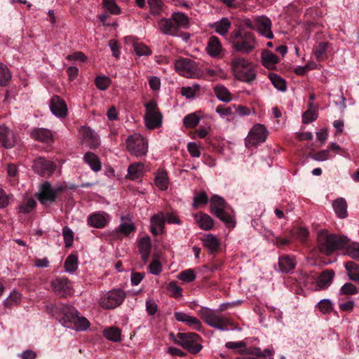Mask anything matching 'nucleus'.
<instances>
[{"label":"nucleus","mask_w":359,"mask_h":359,"mask_svg":"<svg viewBox=\"0 0 359 359\" xmlns=\"http://www.w3.org/2000/svg\"><path fill=\"white\" fill-rule=\"evenodd\" d=\"M170 338L192 354L199 353L203 348V346L199 343L201 337L195 332H179L176 336L170 333Z\"/></svg>","instance_id":"obj_6"},{"label":"nucleus","mask_w":359,"mask_h":359,"mask_svg":"<svg viewBox=\"0 0 359 359\" xmlns=\"http://www.w3.org/2000/svg\"><path fill=\"white\" fill-rule=\"evenodd\" d=\"M21 300V294L14 290L10 294L9 297L4 301V305L5 307L9 308L20 304Z\"/></svg>","instance_id":"obj_45"},{"label":"nucleus","mask_w":359,"mask_h":359,"mask_svg":"<svg viewBox=\"0 0 359 359\" xmlns=\"http://www.w3.org/2000/svg\"><path fill=\"white\" fill-rule=\"evenodd\" d=\"M198 313L203 320L209 326L221 331L233 330L235 326L227 316L208 307H202Z\"/></svg>","instance_id":"obj_4"},{"label":"nucleus","mask_w":359,"mask_h":359,"mask_svg":"<svg viewBox=\"0 0 359 359\" xmlns=\"http://www.w3.org/2000/svg\"><path fill=\"white\" fill-rule=\"evenodd\" d=\"M202 241L204 246L211 254L216 252L219 249L221 245L217 237L211 233L205 235L202 238Z\"/></svg>","instance_id":"obj_32"},{"label":"nucleus","mask_w":359,"mask_h":359,"mask_svg":"<svg viewBox=\"0 0 359 359\" xmlns=\"http://www.w3.org/2000/svg\"><path fill=\"white\" fill-rule=\"evenodd\" d=\"M124 219L125 217H122L121 222L118 227L117 232L121 233L125 236H129L132 232L135 231L136 227L131 219H128L127 222H123Z\"/></svg>","instance_id":"obj_42"},{"label":"nucleus","mask_w":359,"mask_h":359,"mask_svg":"<svg viewBox=\"0 0 359 359\" xmlns=\"http://www.w3.org/2000/svg\"><path fill=\"white\" fill-rule=\"evenodd\" d=\"M318 243L320 251L326 255H331L337 250L345 248L348 244V238L342 235L329 233L321 231L318 234Z\"/></svg>","instance_id":"obj_3"},{"label":"nucleus","mask_w":359,"mask_h":359,"mask_svg":"<svg viewBox=\"0 0 359 359\" xmlns=\"http://www.w3.org/2000/svg\"><path fill=\"white\" fill-rule=\"evenodd\" d=\"M201 118L196 113L187 115L183 119L184 126L187 128L196 127L200 122Z\"/></svg>","instance_id":"obj_48"},{"label":"nucleus","mask_w":359,"mask_h":359,"mask_svg":"<svg viewBox=\"0 0 359 359\" xmlns=\"http://www.w3.org/2000/svg\"><path fill=\"white\" fill-rule=\"evenodd\" d=\"M205 50L207 53L212 57H219L222 51V46L218 37L215 36H210Z\"/></svg>","instance_id":"obj_28"},{"label":"nucleus","mask_w":359,"mask_h":359,"mask_svg":"<svg viewBox=\"0 0 359 359\" xmlns=\"http://www.w3.org/2000/svg\"><path fill=\"white\" fill-rule=\"evenodd\" d=\"M158 28L165 34L177 36L178 27L176 26L172 17L163 18L158 22Z\"/></svg>","instance_id":"obj_27"},{"label":"nucleus","mask_w":359,"mask_h":359,"mask_svg":"<svg viewBox=\"0 0 359 359\" xmlns=\"http://www.w3.org/2000/svg\"><path fill=\"white\" fill-rule=\"evenodd\" d=\"M196 278V273L193 269L184 270L178 273L177 278L182 281L190 283L194 281Z\"/></svg>","instance_id":"obj_49"},{"label":"nucleus","mask_w":359,"mask_h":359,"mask_svg":"<svg viewBox=\"0 0 359 359\" xmlns=\"http://www.w3.org/2000/svg\"><path fill=\"white\" fill-rule=\"evenodd\" d=\"M11 78V74L7 66L0 62V86H6Z\"/></svg>","instance_id":"obj_50"},{"label":"nucleus","mask_w":359,"mask_h":359,"mask_svg":"<svg viewBox=\"0 0 359 359\" xmlns=\"http://www.w3.org/2000/svg\"><path fill=\"white\" fill-rule=\"evenodd\" d=\"M78 257L74 254L69 255L65 259L64 267L65 271L69 273H74L78 269Z\"/></svg>","instance_id":"obj_39"},{"label":"nucleus","mask_w":359,"mask_h":359,"mask_svg":"<svg viewBox=\"0 0 359 359\" xmlns=\"http://www.w3.org/2000/svg\"><path fill=\"white\" fill-rule=\"evenodd\" d=\"M165 225V212L163 211L158 212L150 218L149 229L151 233L155 236L164 233Z\"/></svg>","instance_id":"obj_17"},{"label":"nucleus","mask_w":359,"mask_h":359,"mask_svg":"<svg viewBox=\"0 0 359 359\" xmlns=\"http://www.w3.org/2000/svg\"><path fill=\"white\" fill-rule=\"evenodd\" d=\"M144 106L146 109L144 118L147 128L151 130L161 127L163 116L158 108L156 101L151 100Z\"/></svg>","instance_id":"obj_9"},{"label":"nucleus","mask_w":359,"mask_h":359,"mask_svg":"<svg viewBox=\"0 0 359 359\" xmlns=\"http://www.w3.org/2000/svg\"><path fill=\"white\" fill-rule=\"evenodd\" d=\"M16 142V137L13 131L5 126H0V145L11 149Z\"/></svg>","instance_id":"obj_22"},{"label":"nucleus","mask_w":359,"mask_h":359,"mask_svg":"<svg viewBox=\"0 0 359 359\" xmlns=\"http://www.w3.org/2000/svg\"><path fill=\"white\" fill-rule=\"evenodd\" d=\"M210 202V212L224 222L228 227H233L235 222L232 216L227 212L228 205L225 200L215 194L211 197Z\"/></svg>","instance_id":"obj_7"},{"label":"nucleus","mask_w":359,"mask_h":359,"mask_svg":"<svg viewBox=\"0 0 359 359\" xmlns=\"http://www.w3.org/2000/svg\"><path fill=\"white\" fill-rule=\"evenodd\" d=\"M50 109L53 115L64 118L67 116V106L65 101L58 95H53L50 100Z\"/></svg>","instance_id":"obj_16"},{"label":"nucleus","mask_w":359,"mask_h":359,"mask_svg":"<svg viewBox=\"0 0 359 359\" xmlns=\"http://www.w3.org/2000/svg\"><path fill=\"white\" fill-rule=\"evenodd\" d=\"M318 306L320 311L323 314H329L333 310V304L329 299H321Z\"/></svg>","instance_id":"obj_54"},{"label":"nucleus","mask_w":359,"mask_h":359,"mask_svg":"<svg viewBox=\"0 0 359 359\" xmlns=\"http://www.w3.org/2000/svg\"><path fill=\"white\" fill-rule=\"evenodd\" d=\"M138 250L144 264H147L151 251V242L149 236L140 238L138 243Z\"/></svg>","instance_id":"obj_26"},{"label":"nucleus","mask_w":359,"mask_h":359,"mask_svg":"<svg viewBox=\"0 0 359 359\" xmlns=\"http://www.w3.org/2000/svg\"><path fill=\"white\" fill-rule=\"evenodd\" d=\"M271 25V20L266 16H259L256 19V26L259 33L269 39L273 37Z\"/></svg>","instance_id":"obj_23"},{"label":"nucleus","mask_w":359,"mask_h":359,"mask_svg":"<svg viewBox=\"0 0 359 359\" xmlns=\"http://www.w3.org/2000/svg\"><path fill=\"white\" fill-rule=\"evenodd\" d=\"M147 1L150 6L151 14L156 15L161 12L163 5L162 0H147Z\"/></svg>","instance_id":"obj_57"},{"label":"nucleus","mask_w":359,"mask_h":359,"mask_svg":"<svg viewBox=\"0 0 359 359\" xmlns=\"http://www.w3.org/2000/svg\"><path fill=\"white\" fill-rule=\"evenodd\" d=\"M33 168L38 174L46 175L52 174L56 166L53 161L46 158H37L34 161Z\"/></svg>","instance_id":"obj_21"},{"label":"nucleus","mask_w":359,"mask_h":359,"mask_svg":"<svg viewBox=\"0 0 359 359\" xmlns=\"http://www.w3.org/2000/svg\"><path fill=\"white\" fill-rule=\"evenodd\" d=\"M126 146L132 155L142 156L147 152V141L140 133L130 135L126 140Z\"/></svg>","instance_id":"obj_11"},{"label":"nucleus","mask_w":359,"mask_h":359,"mask_svg":"<svg viewBox=\"0 0 359 359\" xmlns=\"http://www.w3.org/2000/svg\"><path fill=\"white\" fill-rule=\"evenodd\" d=\"M176 71L187 78H194L199 74L196 63L189 58H180L175 63Z\"/></svg>","instance_id":"obj_12"},{"label":"nucleus","mask_w":359,"mask_h":359,"mask_svg":"<svg viewBox=\"0 0 359 359\" xmlns=\"http://www.w3.org/2000/svg\"><path fill=\"white\" fill-rule=\"evenodd\" d=\"M104 337L111 341L118 342L121 340V330L116 327H109L103 330Z\"/></svg>","instance_id":"obj_37"},{"label":"nucleus","mask_w":359,"mask_h":359,"mask_svg":"<svg viewBox=\"0 0 359 359\" xmlns=\"http://www.w3.org/2000/svg\"><path fill=\"white\" fill-rule=\"evenodd\" d=\"M234 109L236 108L233 104L231 106L219 104L217 107L215 111L222 118H226L227 121H230V119L235 114Z\"/></svg>","instance_id":"obj_40"},{"label":"nucleus","mask_w":359,"mask_h":359,"mask_svg":"<svg viewBox=\"0 0 359 359\" xmlns=\"http://www.w3.org/2000/svg\"><path fill=\"white\" fill-rule=\"evenodd\" d=\"M328 42L322 41L316 47L314 51L315 56L318 61H321L323 59V55L327 51Z\"/></svg>","instance_id":"obj_56"},{"label":"nucleus","mask_w":359,"mask_h":359,"mask_svg":"<svg viewBox=\"0 0 359 359\" xmlns=\"http://www.w3.org/2000/svg\"><path fill=\"white\" fill-rule=\"evenodd\" d=\"M346 254L351 258L359 261V243H351L348 239V244L344 248Z\"/></svg>","instance_id":"obj_43"},{"label":"nucleus","mask_w":359,"mask_h":359,"mask_svg":"<svg viewBox=\"0 0 359 359\" xmlns=\"http://www.w3.org/2000/svg\"><path fill=\"white\" fill-rule=\"evenodd\" d=\"M194 219L199 228L204 231H209L213 228L214 221L212 217L206 213L198 212L194 215Z\"/></svg>","instance_id":"obj_29"},{"label":"nucleus","mask_w":359,"mask_h":359,"mask_svg":"<svg viewBox=\"0 0 359 359\" xmlns=\"http://www.w3.org/2000/svg\"><path fill=\"white\" fill-rule=\"evenodd\" d=\"M344 268L351 280L353 281H359V264H357L353 261H348L345 262Z\"/></svg>","instance_id":"obj_36"},{"label":"nucleus","mask_w":359,"mask_h":359,"mask_svg":"<svg viewBox=\"0 0 359 359\" xmlns=\"http://www.w3.org/2000/svg\"><path fill=\"white\" fill-rule=\"evenodd\" d=\"M231 67L234 76L239 81L251 83L256 78L254 65L248 59L233 57L231 62Z\"/></svg>","instance_id":"obj_5"},{"label":"nucleus","mask_w":359,"mask_h":359,"mask_svg":"<svg viewBox=\"0 0 359 359\" xmlns=\"http://www.w3.org/2000/svg\"><path fill=\"white\" fill-rule=\"evenodd\" d=\"M81 142L90 149L97 148L100 144L98 134L88 126H81L79 129Z\"/></svg>","instance_id":"obj_15"},{"label":"nucleus","mask_w":359,"mask_h":359,"mask_svg":"<svg viewBox=\"0 0 359 359\" xmlns=\"http://www.w3.org/2000/svg\"><path fill=\"white\" fill-rule=\"evenodd\" d=\"M109 222V216L104 212H97L90 214L87 217V223L90 226L96 229H102Z\"/></svg>","instance_id":"obj_18"},{"label":"nucleus","mask_w":359,"mask_h":359,"mask_svg":"<svg viewBox=\"0 0 359 359\" xmlns=\"http://www.w3.org/2000/svg\"><path fill=\"white\" fill-rule=\"evenodd\" d=\"M232 48L243 54H249L256 48L257 41L255 35L243 27L240 26L233 30L230 34Z\"/></svg>","instance_id":"obj_2"},{"label":"nucleus","mask_w":359,"mask_h":359,"mask_svg":"<svg viewBox=\"0 0 359 359\" xmlns=\"http://www.w3.org/2000/svg\"><path fill=\"white\" fill-rule=\"evenodd\" d=\"M46 311L67 328L81 332L88 330L90 326L89 320L81 316L78 310L72 305L50 304L46 306Z\"/></svg>","instance_id":"obj_1"},{"label":"nucleus","mask_w":359,"mask_h":359,"mask_svg":"<svg viewBox=\"0 0 359 359\" xmlns=\"http://www.w3.org/2000/svg\"><path fill=\"white\" fill-rule=\"evenodd\" d=\"M213 90L216 97L221 102H229L232 100V95L229 90L222 85H216Z\"/></svg>","instance_id":"obj_35"},{"label":"nucleus","mask_w":359,"mask_h":359,"mask_svg":"<svg viewBox=\"0 0 359 359\" xmlns=\"http://www.w3.org/2000/svg\"><path fill=\"white\" fill-rule=\"evenodd\" d=\"M198 90V86H184L181 88V94L188 99L194 98Z\"/></svg>","instance_id":"obj_60"},{"label":"nucleus","mask_w":359,"mask_h":359,"mask_svg":"<svg viewBox=\"0 0 359 359\" xmlns=\"http://www.w3.org/2000/svg\"><path fill=\"white\" fill-rule=\"evenodd\" d=\"M178 29L187 28L189 25V18L182 13H174L171 15Z\"/></svg>","instance_id":"obj_44"},{"label":"nucleus","mask_w":359,"mask_h":359,"mask_svg":"<svg viewBox=\"0 0 359 359\" xmlns=\"http://www.w3.org/2000/svg\"><path fill=\"white\" fill-rule=\"evenodd\" d=\"M144 166L141 163L131 164L128 168L127 177L131 180H135L143 176Z\"/></svg>","instance_id":"obj_34"},{"label":"nucleus","mask_w":359,"mask_h":359,"mask_svg":"<svg viewBox=\"0 0 359 359\" xmlns=\"http://www.w3.org/2000/svg\"><path fill=\"white\" fill-rule=\"evenodd\" d=\"M174 316L177 321L184 323L192 330L196 331L202 330L201 322L194 316H189L183 312H175Z\"/></svg>","instance_id":"obj_20"},{"label":"nucleus","mask_w":359,"mask_h":359,"mask_svg":"<svg viewBox=\"0 0 359 359\" xmlns=\"http://www.w3.org/2000/svg\"><path fill=\"white\" fill-rule=\"evenodd\" d=\"M149 269L151 274L159 275L162 271V266L158 260L154 259L150 263Z\"/></svg>","instance_id":"obj_64"},{"label":"nucleus","mask_w":359,"mask_h":359,"mask_svg":"<svg viewBox=\"0 0 359 359\" xmlns=\"http://www.w3.org/2000/svg\"><path fill=\"white\" fill-rule=\"evenodd\" d=\"M36 205V201L31 198L19 206V211L25 214L29 213L35 208Z\"/></svg>","instance_id":"obj_55"},{"label":"nucleus","mask_w":359,"mask_h":359,"mask_svg":"<svg viewBox=\"0 0 359 359\" xmlns=\"http://www.w3.org/2000/svg\"><path fill=\"white\" fill-rule=\"evenodd\" d=\"M53 292L60 297H66L72 292V285L67 278H56L50 282Z\"/></svg>","instance_id":"obj_14"},{"label":"nucleus","mask_w":359,"mask_h":359,"mask_svg":"<svg viewBox=\"0 0 359 359\" xmlns=\"http://www.w3.org/2000/svg\"><path fill=\"white\" fill-rule=\"evenodd\" d=\"M146 310L149 316H154L157 312L158 305L154 299L149 298L146 300Z\"/></svg>","instance_id":"obj_62"},{"label":"nucleus","mask_w":359,"mask_h":359,"mask_svg":"<svg viewBox=\"0 0 359 359\" xmlns=\"http://www.w3.org/2000/svg\"><path fill=\"white\" fill-rule=\"evenodd\" d=\"M357 293V287L351 283H345L340 289V294L353 295Z\"/></svg>","instance_id":"obj_59"},{"label":"nucleus","mask_w":359,"mask_h":359,"mask_svg":"<svg viewBox=\"0 0 359 359\" xmlns=\"http://www.w3.org/2000/svg\"><path fill=\"white\" fill-rule=\"evenodd\" d=\"M270 79L274 87L280 91L284 92L286 90V83L283 79L276 74L270 76Z\"/></svg>","instance_id":"obj_52"},{"label":"nucleus","mask_w":359,"mask_h":359,"mask_svg":"<svg viewBox=\"0 0 359 359\" xmlns=\"http://www.w3.org/2000/svg\"><path fill=\"white\" fill-rule=\"evenodd\" d=\"M231 26V22L228 18H222L220 20L210 25V27L222 36L227 35Z\"/></svg>","instance_id":"obj_31"},{"label":"nucleus","mask_w":359,"mask_h":359,"mask_svg":"<svg viewBox=\"0 0 359 359\" xmlns=\"http://www.w3.org/2000/svg\"><path fill=\"white\" fill-rule=\"evenodd\" d=\"M111 83V79L107 76H97L95 79V86L100 90H107Z\"/></svg>","instance_id":"obj_51"},{"label":"nucleus","mask_w":359,"mask_h":359,"mask_svg":"<svg viewBox=\"0 0 359 359\" xmlns=\"http://www.w3.org/2000/svg\"><path fill=\"white\" fill-rule=\"evenodd\" d=\"M208 202V195L205 191L195 193L192 206L194 209H197L201 205H206Z\"/></svg>","instance_id":"obj_47"},{"label":"nucleus","mask_w":359,"mask_h":359,"mask_svg":"<svg viewBox=\"0 0 359 359\" xmlns=\"http://www.w3.org/2000/svg\"><path fill=\"white\" fill-rule=\"evenodd\" d=\"M332 207L336 215L340 219L347 217V203L344 198H338L332 203Z\"/></svg>","instance_id":"obj_33"},{"label":"nucleus","mask_w":359,"mask_h":359,"mask_svg":"<svg viewBox=\"0 0 359 359\" xmlns=\"http://www.w3.org/2000/svg\"><path fill=\"white\" fill-rule=\"evenodd\" d=\"M335 273L332 269L324 270L316 280V287L318 290H326L332 284Z\"/></svg>","instance_id":"obj_24"},{"label":"nucleus","mask_w":359,"mask_h":359,"mask_svg":"<svg viewBox=\"0 0 359 359\" xmlns=\"http://www.w3.org/2000/svg\"><path fill=\"white\" fill-rule=\"evenodd\" d=\"M83 161L93 171L97 172L101 170L102 163L99 158H83Z\"/></svg>","instance_id":"obj_63"},{"label":"nucleus","mask_w":359,"mask_h":359,"mask_svg":"<svg viewBox=\"0 0 359 359\" xmlns=\"http://www.w3.org/2000/svg\"><path fill=\"white\" fill-rule=\"evenodd\" d=\"M126 297L121 289H114L104 294L100 300V306L106 309H111L120 306Z\"/></svg>","instance_id":"obj_10"},{"label":"nucleus","mask_w":359,"mask_h":359,"mask_svg":"<svg viewBox=\"0 0 359 359\" xmlns=\"http://www.w3.org/2000/svg\"><path fill=\"white\" fill-rule=\"evenodd\" d=\"M211 127L210 125L201 126L194 133L195 137L201 139L205 138L210 133Z\"/></svg>","instance_id":"obj_61"},{"label":"nucleus","mask_w":359,"mask_h":359,"mask_svg":"<svg viewBox=\"0 0 359 359\" xmlns=\"http://www.w3.org/2000/svg\"><path fill=\"white\" fill-rule=\"evenodd\" d=\"M64 189L65 188L62 185L53 187L49 182L46 181L41 184L36 196L42 205H46L55 202L58 194Z\"/></svg>","instance_id":"obj_8"},{"label":"nucleus","mask_w":359,"mask_h":359,"mask_svg":"<svg viewBox=\"0 0 359 359\" xmlns=\"http://www.w3.org/2000/svg\"><path fill=\"white\" fill-rule=\"evenodd\" d=\"M62 236L64 237L65 245L66 248H70L74 241V232L73 231L65 226L62 229Z\"/></svg>","instance_id":"obj_53"},{"label":"nucleus","mask_w":359,"mask_h":359,"mask_svg":"<svg viewBox=\"0 0 359 359\" xmlns=\"http://www.w3.org/2000/svg\"><path fill=\"white\" fill-rule=\"evenodd\" d=\"M268 130L262 124H255L249 131L245 138V145L248 147L256 146L266 141Z\"/></svg>","instance_id":"obj_13"},{"label":"nucleus","mask_w":359,"mask_h":359,"mask_svg":"<svg viewBox=\"0 0 359 359\" xmlns=\"http://www.w3.org/2000/svg\"><path fill=\"white\" fill-rule=\"evenodd\" d=\"M125 41L128 43H131L134 48V51L138 56H149L151 54L150 48L143 43L137 41V39L133 36H128L125 38Z\"/></svg>","instance_id":"obj_25"},{"label":"nucleus","mask_w":359,"mask_h":359,"mask_svg":"<svg viewBox=\"0 0 359 359\" xmlns=\"http://www.w3.org/2000/svg\"><path fill=\"white\" fill-rule=\"evenodd\" d=\"M155 184L159 189L165 191L168 187V174L165 170H158L155 177Z\"/></svg>","instance_id":"obj_41"},{"label":"nucleus","mask_w":359,"mask_h":359,"mask_svg":"<svg viewBox=\"0 0 359 359\" xmlns=\"http://www.w3.org/2000/svg\"><path fill=\"white\" fill-rule=\"evenodd\" d=\"M262 65L267 68H272L279 62L278 57L273 53L269 50L262 52Z\"/></svg>","instance_id":"obj_38"},{"label":"nucleus","mask_w":359,"mask_h":359,"mask_svg":"<svg viewBox=\"0 0 359 359\" xmlns=\"http://www.w3.org/2000/svg\"><path fill=\"white\" fill-rule=\"evenodd\" d=\"M237 353L239 354L252 355H255L257 357H259V355H262V354L261 353H262L261 348L259 347H255V346H251V347H248V348L247 346H245V348L238 350Z\"/></svg>","instance_id":"obj_58"},{"label":"nucleus","mask_w":359,"mask_h":359,"mask_svg":"<svg viewBox=\"0 0 359 359\" xmlns=\"http://www.w3.org/2000/svg\"><path fill=\"white\" fill-rule=\"evenodd\" d=\"M102 6L111 15H119L121 13L115 0H102Z\"/></svg>","instance_id":"obj_46"},{"label":"nucleus","mask_w":359,"mask_h":359,"mask_svg":"<svg viewBox=\"0 0 359 359\" xmlns=\"http://www.w3.org/2000/svg\"><path fill=\"white\" fill-rule=\"evenodd\" d=\"M30 135L32 139L48 145L53 144L54 142V136L52 131L47 128H34L32 130Z\"/></svg>","instance_id":"obj_19"},{"label":"nucleus","mask_w":359,"mask_h":359,"mask_svg":"<svg viewBox=\"0 0 359 359\" xmlns=\"http://www.w3.org/2000/svg\"><path fill=\"white\" fill-rule=\"evenodd\" d=\"M280 271L285 273H291L296 266V261L294 257L283 255L278 259Z\"/></svg>","instance_id":"obj_30"}]
</instances>
